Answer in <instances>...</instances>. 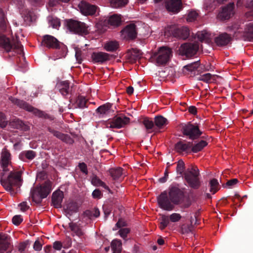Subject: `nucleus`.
I'll return each mask as SVG.
<instances>
[{
	"mask_svg": "<svg viewBox=\"0 0 253 253\" xmlns=\"http://www.w3.org/2000/svg\"><path fill=\"white\" fill-rule=\"evenodd\" d=\"M87 101L84 96L79 95L77 100L78 107L81 108L86 107Z\"/></svg>",
	"mask_w": 253,
	"mask_h": 253,
	"instance_id": "47",
	"label": "nucleus"
},
{
	"mask_svg": "<svg viewBox=\"0 0 253 253\" xmlns=\"http://www.w3.org/2000/svg\"><path fill=\"white\" fill-rule=\"evenodd\" d=\"M6 29V22L5 17L2 9L0 8V29L5 31Z\"/></svg>",
	"mask_w": 253,
	"mask_h": 253,
	"instance_id": "42",
	"label": "nucleus"
},
{
	"mask_svg": "<svg viewBox=\"0 0 253 253\" xmlns=\"http://www.w3.org/2000/svg\"><path fill=\"white\" fill-rule=\"evenodd\" d=\"M9 99L14 104L17 105L20 108H23L26 110V111H28V108H29V106H30V104H29L28 103L24 101V100H22L18 98H14L12 96H10L9 98Z\"/></svg>",
	"mask_w": 253,
	"mask_h": 253,
	"instance_id": "29",
	"label": "nucleus"
},
{
	"mask_svg": "<svg viewBox=\"0 0 253 253\" xmlns=\"http://www.w3.org/2000/svg\"><path fill=\"white\" fill-rule=\"evenodd\" d=\"M7 125V121L5 120V117L3 113H0V127H5Z\"/></svg>",
	"mask_w": 253,
	"mask_h": 253,
	"instance_id": "57",
	"label": "nucleus"
},
{
	"mask_svg": "<svg viewBox=\"0 0 253 253\" xmlns=\"http://www.w3.org/2000/svg\"><path fill=\"white\" fill-rule=\"evenodd\" d=\"M81 12L85 15H93L95 14L97 6L95 5H92L85 1L82 0L78 4Z\"/></svg>",
	"mask_w": 253,
	"mask_h": 253,
	"instance_id": "14",
	"label": "nucleus"
},
{
	"mask_svg": "<svg viewBox=\"0 0 253 253\" xmlns=\"http://www.w3.org/2000/svg\"><path fill=\"white\" fill-rule=\"evenodd\" d=\"M63 198V193L62 191H56L53 193L51 197V202L55 208H61V203Z\"/></svg>",
	"mask_w": 253,
	"mask_h": 253,
	"instance_id": "20",
	"label": "nucleus"
},
{
	"mask_svg": "<svg viewBox=\"0 0 253 253\" xmlns=\"http://www.w3.org/2000/svg\"><path fill=\"white\" fill-rule=\"evenodd\" d=\"M208 145V142L205 140H201L194 145L191 149V152L197 153L201 151L205 147Z\"/></svg>",
	"mask_w": 253,
	"mask_h": 253,
	"instance_id": "33",
	"label": "nucleus"
},
{
	"mask_svg": "<svg viewBox=\"0 0 253 253\" xmlns=\"http://www.w3.org/2000/svg\"><path fill=\"white\" fill-rule=\"evenodd\" d=\"M69 227L71 230L76 233V234L78 236H80L83 235V232L81 229L79 227L77 224L71 222L69 224Z\"/></svg>",
	"mask_w": 253,
	"mask_h": 253,
	"instance_id": "44",
	"label": "nucleus"
},
{
	"mask_svg": "<svg viewBox=\"0 0 253 253\" xmlns=\"http://www.w3.org/2000/svg\"><path fill=\"white\" fill-rule=\"evenodd\" d=\"M70 0H49V5L51 7H54L59 2L68 3Z\"/></svg>",
	"mask_w": 253,
	"mask_h": 253,
	"instance_id": "61",
	"label": "nucleus"
},
{
	"mask_svg": "<svg viewBox=\"0 0 253 253\" xmlns=\"http://www.w3.org/2000/svg\"><path fill=\"white\" fill-rule=\"evenodd\" d=\"M187 146L185 145L182 141H179L174 145V149L178 153H181L183 152H186V153H191L190 151H188Z\"/></svg>",
	"mask_w": 253,
	"mask_h": 253,
	"instance_id": "35",
	"label": "nucleus"
},
{
	"mask_svg": "<svg viewBox=\"0 0 253 253\" xmlns=\"http://www.w3.org/2000/svg\"><path fill=\"white\" fill-rule=\"evenodd\" d=\"M10 44L11 45V49H17L20 50L21 51H23L22 47L23 46L19 41L17 36H16L15 38H13L11 41H10Z\"/></svg>",
	"mask_w": 253,
	"mask_h": 253,
	"instance_id": "39",
	"label": "nucleus"
},
{
	"mask_svg": "<svg viewBox=\"0 0 253 253\" xmlns=\"http://www.w3.org/2000/svg\"><path fill=\"white\" fill-rule=\"evenodd\" d=\"M61 140L63 142L70 144H72L74 142V139L72 138L69 135L66 134H63Z\"/></svg>",
	"mask_w": 253,
	"mask_h": 253,
	"instance_id": "53",
	"label": "nucleus"
},
{
	"mask_svg": "<svg viewBox=\"0 0 253 253\" xmlns=\"http://www.w3.org/2000/svg\"><path fill=\"white\" fill-rule=\"evenodd\" d=\"M75 49L76 50L75 56L76 59L78 61V62L81 64L82 61V58L81 57L82 52L81 50L77 47H75Z\"/></svg>",
	"mask_w": 253,
	"mask_h": 253,
	"instance_id": "55",
	"label": "nucleus"
},
{
	"mask_svg": "<svg viewBox=\"0 0 253 253\" xmlns=\"http://www.w3.org/2000/svg\"><path fill=\"white\" fill-rule=\"evenodd\" d=\"M154 120L155 125L159 128L167 125L168 122L166 118L161 115L155 117Z\"/></svg>",
	"mask_w": 253,
	"mask_h": 253,
	"instance_id": "38",
	"label": "nucleus"
},
{
	"mask_svg": "<svg viewBox=\"0 0 253 253\" xmlns=\"http://www.w3.org/2000/svg\"><path fill=\"white\" fill-rule=\"evenodd\" d=\"M234 2H230L228 3L226 6L222 8V11L218 14L219 17L222 20L229 19L234 14Z\"/></svg>",
	"mask_w": 253,
	"mask_h": 253,
	"instance_id": "15",
	"label": "nucleus"
},
{
	"mask_svg": "<svg viewBox=\"0 0 253 253\" xmlns=\"http://www.w3.org/2000/svg\"><path fill=\"white\" fill-rule=\"evenodd\" d=\"M0 46L9 52L11 50L10 40L4 35H0Z\"/></svg>",
	"mask_w": 253,
	"mask_h": 253,
	"instance_id": "25",
	"label": "nucleus"
},
{
	"mask_svg": "<svg viewBox=\"0 0 253 253\" xmlns=\"http://www.w3.org/2000/svg\"><path fill=\"white\" fill-rule=\"evenodd\" d=\"M10 153L7 149H4L1 153L0 163L2 167H7L10 161Z\"/></svg>",
	"mask_w": 253,
	"mask_h": 253,
	"instance_id": "26",
	"label": "nucleus"
},
{
	"mask_svg": "<svg viewBox=\"0 0 253 253\" xmlns=\"http://www.w3.org/2000/svg\"><path fill=\"white\" fill-rule=\"evenodd\" d=\"M51 187V182L47 180L43 184L33 187L31 191L32 201L37 204H41L42 200L46 198L50 193Z\"/></svg>",
	"mask_w": 253,
	"mask_h": 253,
	"instance_id": "4",
	"label": "nucleus"
},
{
	"mask_svg": "<svg viewBox=\"0 0 253 253\" xmlns=\"http://www.w3.org/2000/svg\"><path fill=\"white\" fill-rule=\"evenodd\" d=\"M10 237L6 234L0 233V253H3L10 245Z\"/></svg>",
	"mask_w": 253,
	"mask_h": 253,
	"instance_id": "21",
	"label": "nucleus"
},
{
	"mask_svg": "<svg viewBox=\"0 0 253 253\" xmlns=\"http://www.w3.org/2000/svg\"><path fill=\"white\" fill-rule=\"evenodd\" d=\"M190 224L188 225H185V224H183L181 227V233H188L192 231L194 225L192 224V219L190 220Z\"/></svg>",
	"mask_w": 253,
	"mask_h": 253,
	"instance_id": "46",
	"label": "nucleus"
},
{
	"mask_svg": "<svg viewBox=\"0 0 253 253\" xmlns=\"http://www.w3.org/2000/svg\"><path fill=\"white\" fill-rule=\"evenodd\" d=\"M92 195L94 199H100L102 195L101 191L99 189H96L93 191Z\"/></svg>",
	"mask_w": 253,
	"mask_h": 253,
	"instance_id": "64",
	"label": "nucleus"
},
{
	"mask_svg": "<svg viewBox=\"0 0 253 253\" xmlns=\"http://www.w3.org/2000/svg\"><path fill=\"white\" fill-rule=\"evenodd\" d=\"M41 44L48 48L55 49L60 48L59 41L53 36L50 35H46L43 36Z\"/></svg>",
	"mask_w": 253,
	"mask_h": 253,
	"instance_id": "11",
	"label": "nucleus"
},
{
	"mask_svg": "<svg viewBox=\"0 0 253 253\" xmlns=\"http://www.w3.org/2000/svg\"><path fill=\"white\" fill-rule=\"evenodd\" d=\"M169 217L164 214L162 215V221L160 222V229L164 230L169 224Z\"/></svg>",
	"mask_w": 253,
	"mask_h": 253,
	"instance_id": "45",
	"label": "nucleus"
},
{
	"mask_svg": "<svg viewBox=\"0 0 253 253\" xmlns=\"http://www.w3.org/2000/svg\"><path fill=\"white\" fill-rule=\"evenodd\" d=\"M28 111L30 112H33L36 116L39 117L40 118H42L44 119L49 118V116L48 114H45L44 112L39 110L37 108H34L32 106L30 105L28 108Z\"/></svg>",
	"mask_w": 253,
	"mask_h": 253,
	"instance_id": "30",
	"label": "nucleus"
},
{
	"mask_svg": "<svg viewBox=\"0 0 253 253\" xmlns=\"http://www.w3.org/2000/svg\"><path fill=\"white\" fill-rule=\"evenodd\" d=\"M119 47V44L117 41H110L104 45V48L108 51H116Z\"/></svg>",
	"mask_w": 253,
	"mask_h": 253,
	"instance_id": "37",
	"label": "nucleus"
},
{
	"mask_svg": "<svg viewBox=\"0 0 253 253\" xmlns=\"http://www.w3.org/2000/svg\"><path fill=\"white\" fill-rule=\"evenodd\" d=\"M130 230L128 228H121L119 230L118 233L119 235L124 239H126L127 235L129 233Z\"/></svg>",
	"mask_w": 253,
	"mask_h": 253,
	"instance_id": "51",
	"label": "nucleus"
},
{
	"mask_svg": "<svg viewBox=\"0 0 253 253\" xmlns=\"http://www.w3.org/2000/svg\"><path fill=\"white\" fill-rule=\"evenodd\" d=\"M116 226L118 228H121L123 227L127 226V223L125 219L123 218H120L116 224Z\"/></svg>",
	"mask_w": 253,
	"mask_h": 253,
	"instance_id": "54",
	"label": "nucleus"
},
{
	"mask_svg": "<svg viewBox=\"0 0 253 253\" xmlns=\"http://www.w3.org/2000/svg\"><path fill=\"white\" fill-rule=\"evenodd\" d=\"M128 2V0H110V3L111 7L114 8H121L125 6Z\"/></svg>",
	"mask_w": 253,
	"mask_h": 253,
	"instance_id": "36",
	"label": "nucleus"
},
{
	"mask_svg": "<svg viewBox=\"0 0 253 253\" xmlns=\"http://www.w3.org/2000/svg\"><path fill=\"white\" fill-rule=\"evenodd\" d=\"M198 16V13H197L196 11L194 10L191 11L190 12H189L187 15L186 20L188 22H193L196 19Z\"/></svg>",
	"mask_w": 253,
	"mask_h": 253,
	"instance_id": "49",
	"label": "nucleus"
},
{
	"mask_svg": "<svg viewBox=\"0 0 253 253\" xmlns=\"http://www.w3.org/2000/svg\"><path fill=\"white\" fill-rule=\"evenodd\" d=\"M22 171L21 170L11 171L9 173L7 177L4 179L3 177L4 175V173L1 172L0 174V183L6 190L13 192H14L13 187L16 186L19 188L21 185L22 182Z\"/></svg>",
	"mask_w": 253,
	"mask_h": 253,
	"instance_id": "3",
	"label": "nucleus"
},
{
	"mask_svg": "<svg viewBox=\"0 0 253 253\" xmlns=\"http://www.w3.org/2000/svg\"><path fill=\"white\" fill-rule=\"evenodd\" d=\"M233 40V38L227 33L220 34L215 38L214 42L217 46H223L227 45Z\"/></svg>",
	"mask_w": 253,
	"mask_h": 253,
	"instance_id": "19",
	"label": "nucleus"
},
{
	"mask_svg": "<svg viewBox=\"0 0 253 253\" xmlns=\"http://www.w3.org/2000/svg\"><path fill=\"white\" fill-rule=\"evenodd\" d=\"M165 6L169 12L177 13L182 9L183 4L181 0H168L165 1Z\"/></svg>",
	"mask_w": 253,
	"mask_h": 253,
	"instance_id": "12",
	"label": "nucleus"
},
{
	"mask_svg": "<svg viewBox=\"0 0 253 253\" xmlns=\"http://www.w3.org/2000/svg\"><path fill=\"white\" fill-rule=\"evenodd\" d=\"M113 55L103 52H94L91 54L92 61L95 63H103L110 59V57H112Z\"/></svg>",
	"mask_w": 253,
	"mask_h": 253,
	"instance_id": "17",
	"label": "nucleus"
},
{
	"mask_svg": "<svg viewBox=\"0 0 253 253\" xmlns=\"http://www.w3.org/2000/svg\"><path fill=\"white\" fill-rule=\"evenodd\" d=\"M130 119L124 115L115 116L112 120L105 122L104 125L106 127L111 128H120L129 123Z\"/></svg>",
	"mask_w": 253,
	"mask_h": 253,
	"instance_id": "9",
	"label": "nucleus"
},
{
	"mask_svg": "<svg viewBox=\"0 0 253 253\" xmlns=\"http://www.w3.org/2000/svg\"><path fill=\"white\" fill-rule=\"evenodd\" d=\"M49 23L53 27V28H57L58 26H59L60 25V20L58 18H52L49 20Z\"/></svg>",
	"mask_w": 253,
	"mask_h": 253,
	"instance_id": "62",
	"label": "nucleus"
},
{
	"mask_svg": "<svg viewBox=\"0 0 253 253\" xmlns=\"http://www.w3.org/2000/svg\"><path fill=\"white\" fill-rule=\"evenodd\" d=\"M181 130L184 135L188 136L192 140L199 138L202 134V132L199 129V126L194 125L191 122L183 126Z\"/></svg>",
	"mask_w": 253,
	"mask_h": 253,
	"instance_id": "8",
	"label": "nucleus"
},
{
	"mask_svg": "<svg viewBox=\"0 0 253 253\" xmlns=\"http://www.w3.org/2000/svg\"><path fill=\"white\" fill-rule=\"evenodd\" d=\"M48 130L51 132L55 136H56L57 138L60 139V140L62 139V137L64 134V133H62L59 131L54 130L53 129H52L51 128L49 127L48 128Z\"/></svg>",
	"mask_w": 253,
	"mask_h": 253,
	"instance_id": "63",
	"label": "nucleus"
},
{
	"mask_svg": "<svg viewBox=\"0 0 253 253\" xmlns=\"http://www.w3.org/2000/svg\"><path fill=\"white\" fill-rule=\"evenodd\" d=\"M211 78L212 75L210 73H207L201 76V77L199 78V80L202 81L207 83H210V81L211 79Z\"/></svg>",
	"mask_w": 253,
	"mask_h": 253,
	"instance_id": "52",
	"label": "nucleus"
},
{
	"mask_svg": "<svg viewBox=\"0 0 253 253\" xmlns=\"http://www.w3.org/2000/svg\"><path fill=\"white\" fill-rule=\"evenodd\" d=\"M121 33L122 35L126 34L125 38L127 40H134L136 38L137 35L136 26L134 23L129 24L122 30Z\"/></svg>",
	"mask_w": 253,
	"mask_h": 253,
	"instance_id": "13",
	"label": "nucleus"
},
{
	"mask_svg": "<svg viewBox=\"0 0 253 253\" xmlns=\"http://www.w3.org/2000/svg\"><path fill=\"white\" fill-rule=\"evenodd\" d=\"M165 36H172L176 39L185 40L190 36V30L187 27H177L174 25H170L167 27Z\"/></svg>",
	"mask_w": 253,
	"mask_h": 253,
	"instance_id": "5",
	"label": "nucleus"
},
{
	"mask_svg": "<svg viewBox=\"0 0 253 253\" xmlns=\"http://www.w3.org/2000/svg\"><path fill=\"white\" fill-rule=\"evenodd\" d=\"M91 183L96 186L105 185V183L100 179L96 175H94L91 179Z\"/></svg>",
	"mask_w": 253,
	"mask_h": 253,
	"instance_id": "48",
	"label": "nucleus"
},
{
	"mask_svg": "<svg viewBox=\"0 0 253 253\" xmlns=\"http://www.w3.org/2000/svg\"><path fill=\"white\" fill-rule=\"evenodd\" d=\"M181 218V216L176 213H174L169 216V220L173 222L178 221Z\"/></svg>",
	"mask_w": 253,
	"mask_h": 253,
	"instance_id": "56",
	"label": "nucleus"
},
{
	"mask_svg": "<svg viewBox=\"0 0 253 253\" xmlns=\"http://www.w3.org/2000/svg\"><path fill=\"white\" fill-rule=\"evenodd\" d=\"M66 26L70 32L79 35H86L89 33L85 23L76 20H67Z\"/></svg>",
	"mask_w": 253,
	"mask_h": 253,
	"instance_id": "6",
	"label": "nucleus"
},
{
	"mask_svg": "<svg viewBox=\"0 0 253 253\" xmlns=\"http://www.w3.org/2000/svg\"><path fill=\"white\" fill-rule=\"evenodd\" d=\"M79 206L76 202L71 201L66 204V207L64 208V211L66 214L72 215L73 212L78 211Z\"/></svg>",
	"mask_w": 253,
	"mask_h": 253,
	"instance_id": "27",
	"label": "nucleus"
},
{
	"mask_svg": "<svg viewBox=\"0 0 253 253\" xmlns=\"http://www.w3.org/2000/svg\"><path fill=\"white\" fill-rule=\"evenodd\" d=\"M199 49L198 42L193 43L186 42L181 45L179 52L181 55H185L187 58H190L195 55Z\"/></svg>",
	"mask_w": 253,
	"mask_h": 253,
	"instance_id": "10",
	"label": "nucleus"
},
{
	"mask_svg": "<svg viewBox=\"0 0 253 253\" xmlns=\"http://www.w3.org/2000/svg\"><path fill=\"white\" fill-rule=\"evenodd\" d=\"M210 192H211L212 194H214L219 190V188H218L219 183L217 181V180L215 178H213L210 180Z\"/></svg>",
	"mask_w": 253,
	"mask_h": 253,
	"instance_id": "40",
	"label": "nucleus"
},
{
	"mask_svg": "<svg viewBox=\"0 0 253 253\" xmlns=\"http://www.w3.org/2000/svg\"><path fill=\"white\" fill-rule=\"evenodd\" d=\"M171 49L167 46L160 47L158 52H155L153 57H157L156 63L159 65L165 66L169 61L171 55Z\"/></svg>",
	"mask_w": 253,
	"mask_h": 253,
	"instance_id": "7",
	"label": "nucleus"
},
{
	"mask_svg": "<svg viewBox=\"0 0 253 253\" xmlns=\"http://www.w3.org/2000/svg\"><path fill=\"white\" fill-rule=\"evenodd\" d=\"M29 241L27 240L25 242H21L19 245L18 251L20 253H23L27 246L29 244Z\"/></svg>",
	"mask_w": 253,
	"mask_h": 253,
	"instance_id": "58",
	"label": "nucleus"
},
{
	"mask_svg": "<svg viewBox=\"0 0 253 253\" xmlns=\"http://www.w3.org/2000/svg\"><path fill=\"white\" fill-rule=\"evenodd\" d=\"M200 65L199 61L194 62L192 63L188 64L184 66V69L187 70L188 71L192 72L195 70H197Z\"/></svg>",
	"mask_w": 253,
	"mask_h": 253,
	"instance_id": "43",
	"label": "nucleus"
},
{
	"mask_svg": "<svg viewBox=\"0 0 253 253\" xmlns=\"http://www.w3.org/2000/svg\"><path fill=\"white\" fill-rule=\"evenodd\" d=\"M122 242L120 240H113L111 243V247L113 253H121L122 251Z\"/></svg>",
	"mask_w": 253,
	"mask_h": 253,
	"instance_id": "32",
	"label": "nucleus"
},
{
	"mask_svg": "<svg viewBox=\"0 0 253 253\" xmlns=\"http://www.w3.org/2000/svg\"><path fill=\"white\" fill-rule=\"evenodd\" d=\"M109 171L113 180H116L122 175L123 169L120 167L116 169H111Z\"/></svg>",
	"mask_w": 253,
	"mask_h": 253,
	"instance_id": "34",
	"label": "nucleus"
},
{
	"mask_svg": "<svg viewBox=\"0 0 253 253\" xmlns=\"http://www.w3.org/2000/svg\"><path fill=\"white\" fill-rule=\"evenodd\" d=\"M10 125L14 128L21 129L23 131L29 130L30 127L26 125L23 121L19 119H15L10 123Z\"/></svg>",
	"mask_w": 253,
	"mask_h": 253,
	"instance_id": "28",
	"label": "nucleus"
},
{
	"mask_svg": "<svg viewBox=\"0 0 253 253\" xmlns=\"http://www.w3.org/2000/svg\"><path fill=\"white\" fill-rule=\"evenodd\" d=\"M244 37L245 40H248L250 41H253V24H250L248 25L247 31Z\"/></svg>",
	"mask_w": 253,
	"mask_h": 253,
	"instance_id": "41",
	"label": "nucleus"
},
{
	"mask_svg": "<svg viewBox=\"0 0 253 253\" xmlns=\"http://www.w3.org/2000/svg\"><path fill=\"white\" fill-rule=\"evenodd\" d=\"M103 23L104 25L108 24L111 26L118 27L121 24V15L114 14L113 15L110 16L108 19H105Z\"/></svg>",
	"mask_w": 253,
	"mask_h": 253,
	"instance_id": "22",
	"label": "nucleus"
},
{
	"mask_svg": "<svg viewBox=\"0 0 253 253\" xmlns=\"http://www.w3.org/2000/svg\"><path fill=\"white\" fill-rule=\"evenodd\" d=\"M0 46L9 52L11 50L10 40L4 35H0Z\"/></svg>",
	"mask_w": 253,
	"mask_h": 253,
	"instance_id": "24",
	"label": "nucleus"
},
{
	"mask_svg": "<svg viewBox=\"0 0 253 253\" xmlns=\"http://www.w3.org/2000/svg\"><path fill=\"white\" fill-rule=\"evenodd\" d=\"M23 221L20 215H15L13 217L12 221L15 225H19Z\"/></svg>",
	"mask_w": 253,
	"mask_h": 253,
	"instance_id": "59",
	"label": "nucleus"
},
{
	"mask_svg": "<svg viewBox=\"0 0 253 253\" xmlns=\"http://www.w3.org/2000/svg\"><path fill=\"white\" fill-rule=\"evenodd\" d=\"M142 52L136 48H132L127 50L126 53V58L129 62H135L137 60L140 59L142 57Z\"/></svg>",
	"mask_w": 253,
	"mask_h": 253,
	"instance_id": "16",
	"label": "nucleus"
},
{
	"mask_svg": "<svg viewBox=\"0 0 253 253\" xmlns=\"http://www.w3.org/2000/svg\"><path fill=\"white\" fill-rule=\"evenodd\" d=\"M184 196V192L178 187L172 186L169 188V197L167 191H164L157 197L159 206L164 210L169 211L174 208V205L182 203Z\"/></svg>",
	"mask_w": 253,
	"mask_h": 253,
	"instance_id": "1",
	"label": "nucleus"
},
{
	"mask_svg": "<svg viewBox=\"0 0 253 253\" xmlns=\"http://www.w3.org/2000/svg\"><path fill=\"white\" fill-rule=\"evenodd\" d=\"M142 124L144 125L147 130L152 129L154 126L153 122L149 120V119L147 118L144 119Z\"/></svg>",
	"mask_w": 253,
	"mask_h": 253,
	"instance_id": "50",
	"label": "nucleus"
},
{
	"mask_svg": "<svg viewBox=\"0 0 253 253\" xmlns=\"http://www.w3.org/2000/svg\"><path fill=\"white\" fill-rule=\"evenodd\" d=\"M180 204H182L181 207L183 209H186L189 208L191 205V201L190 198L188 197L186 198V200L185 201H183L182 200V203Z\"/></svg>",
	"mask_w": 253,
	"mask_h": 253,
	"instance_id": "60",
	"label": "nucleus"
},
{
	"mask_svg": "<svg viewBox=\"0 0 253 253\" xmlns=\"http://www.w3.org/2000/svg\"><path fill=\"white\" fill-rule=\"evenodd\" d=\"M112 104L110 103H107L99 106L96 110V113L99 115L107 114L110 110L112 107Z\"/></svg>",
	"mask_w": 253,
	"mask_h": 253,
	"instance_id": "31",
	"label": "nucleus"
},
{
	"mask_svg": "<svg viewBox=\"0 0 253 253\" xmlns=\"http://www.w3.org/2000/svg\"><path fill=\"white\" fill-rule=\"evenodd\" d=\"M185 164L182 160H179L177 162L176 171L177 173L184 175V178L185 181L188 183V185L191 188L194 189H198L201 186V182L199 177V170L196 171V170L192 169V170L195 172L187 169L184 172Z\"/></svg>",
	"mask_w": 253,
	"mask_h": 253,
	"instance_id": "2",
	"label": "nucleus"
},
{
	"mask_svg": "<svg viewBox=\"0 0 253 253\" xmlns=\"http://www.w3.org/2000/svg\"><path fill=\"white\" fill-rule=\"evenodd\" d=\"M59 92L63 95H66L70 92V83L68 81H59L57 84Z\"/></svg>",
	"mask_w": 253,
	"mask_h": 253,
	"instance_id": "23",
	"label": "nucleus"
},
{
	"mask_svg": "<svg viewBox=\"0 0 253 253\" xmlns=\"http://www.w3.org/2000/svg\"><path fill=\"white\" fill-rule=\"evenodd\" d=\"M191 36L193 39H196L197 38L198 40L202 42L205 41L208 44H213L211 38V34L206 30L198 31L195 34L192 33Z\"/></svg>",
	"mask_w": 253,
	"mask_h": 253,
	"instance_id": "18",
	"label": "nucleus"
}]
</instances>
